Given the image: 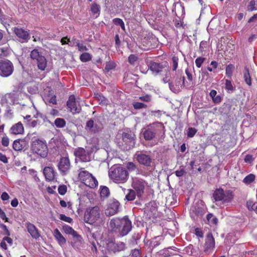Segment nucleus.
Masks as SVG:
<instances>
[{
    "label": "nucleus",
    "instance_id": "f257e3e1",
    "mask_svg": "<svg viewBox=\"0 0 257 257\" xmlns=\"http://www.w3.org/2000/svg\"><path fill=\"white\" fill-rule=\"evenodd\" d=\"M110 226L114 231L119 232L120 236L127 235L132 230V222L128 217L113 218L110 221Z\"/></svg>",
    "mask_w": 257,
    "mask_h": 257
},
{
    "label": "nucleus",
    "instance_id": "f03ea898",
    "mask_svg": "<svg viewBox=\"0 0 257 257\" xmlns=\"http://www.w3.org/2000/svg\"><path fill=\"white\" fill-rule=\"evenodd\" d=\"M109 178L115 183H124L128 179L129 173L127 169L119 165H114L109 171Z\"/></svg>",
    "mask_w": 257,
    "mask_h": 257
},
{
    "label": "nucleus",
    "instance_id": "7ed1b4c3",
    "mask_svg": "<svg viewBox=\"0 0 257 257\" xmlns=\"http://www.w3.org/2000/svg\"><path fill=\"white\" fill-rule=\"evenodd\" d=\"M100 211L98 206L87 208L84 214V221L91 225L97 224L101 220Z\"/></svg>",
    "mask_w": 257,
    "mask_h": 257
},
{
    "label": "nucleus",
    "instance_id": "20e7f679",
    "mask_svg": "<svg viewBox=\"0 0 257 257\" xmlns=\"http://www.w3.org/2000/svg\"><path fill=\"white\" fill-rule=\"evenodd\" d=\"M30 149L33 154L45 158L48 154L46 142L39 139H33L31 143Z\"/></svg>",
    "mask_w": 257,
    "mask_h": 257
},
{
    "label": "nucleus",
    "instance_id": "39448f33",
    "mask_svg": "<svg viewBox=\"0 0 257 257\" xmlns=\"http://www.w3.org/2000/svg\"><path fill=\"white\" fill-rule=\"evenodd\" d=\"M78 171V179L82 183L90 188L97 187L98 181L91 173L82 167L79 169Z\"/></svg>",
    "mask_w": 257,
    "mask_h": 257
},
{
    "label": "nucleus",
    "instance_id": "423d86ee",
    "mask_svg": "<svg viewBox=\"0 0 257 257\" xmlns=\"http://www.w3.org/2000/svg\"><path fill=\"white\" fill-rule=\"evenodd\" d=\"M30 57L36 64L39 70H45L47 66V60L38 49H34L31 52Z\"/></svg>",
    "mask_w": 257,
    "mask_h": 257
},
{
    "label": "nucleus",
    "instance_id": "0eeeda50",
    "mask_svg": "<svg viewBox=\"0 0 257 257\" xmlns=\"http://www.w3.org/2000/svg\"><path fill=\"white\" fill-rule=\"evenodd\" d=\"M122 141L118 142L119 146L125 150H130L135 145V135L132 134L123 133L121 136Z\"/></svg>",
    "mask_w": 257,
    "mask_h": 257
},
{
    "label": "nucleus",
    "instance_id": "6e6552de",
    "mask_svg": "<svg viewBox=\"0 0 257 257\" xmlns=\"http://www.w3.org/2000/svg\"><path fill=\"white\" fill-rule=\"evenodd\" d=\"M14 70L13 63L9 60H0V75L4 77L11 76Z\"/></svg>",
    "mask_w": 257,
    "mask_h": 257
},
{
    "label": "nucleus",
    "instance_id": "1a4fd4ad",
    "mask_svg": "<svg viewBox=\"0 0 257 257\" xmlns=\"http://www.w3.org/2000/svg\"><path fill=\"white\" fill-rule=\"evenodd\" d=\"M147 183L143 179L139 178H134L132 179V187L136 191L138 198L143 196Z\"/></svg>",
    "mask_w": 257,
    "mask_h": 257
},
{
    "label": "nucleus",
    "instance_id": "9d476101",
    "mask_svg": "<svg viewBox=\"0 0 257 257\" xmlns=\"http://www.w3.org/2000/svg\"><path fill=\"white\" fill-rule=\"evenodd\" d=\"M233 196L231 192L225 195L224 190L221 188L216 189L213 194V197L216 201H223V202H229L232 199Z\"/></svg>",
    "mask_w": 257,
    "mask_h": 257
},
{
    "label": "nucleus",
    "instance_id": "9b49d317",
    "mask_svg": "<svg viewBox=\"0 0 257 257\" xmlns=\"http://www.w3.org/2000/svg\"><path fill=\"white\" fill-rule=\"evenodd\" d=\"M71 168V163L68 157L60 158L58 164V168L62 175H67Z\"/></svg>",
    "mask_w": 257,
    "mask_h": 257
},
{
    "label": "nucleus",
    "instance_id": "f8f14e48",
    "mask_svg": "<svg viewBox=\"0 0 257 257\" xmlns=\"http://www.w3.org/2000/svg\"><path fill=\"white\" fill-rule=\"evenodd\" d=\"M102 128L103 125L101 121L98 120L94 121L92 119H90L86 122L85 127L86 130L94 134L100 131Z\"/></svg>",
    "mask_w": 257,
    "mask_h": 257
},
{
    "label": "nucleus",
    "instance_id": "ddd939ff",
    "mask_svg": "<svg viewBox=\"0 0 257 257\" xmlns=\"http://www.w3.org/2000/svg\"><path fill=\"white\" fill-rule=\"evenodd\" d=\"M154 125V123L150 124L142 131L143 137L146 141H151L155 138L158 130Z\"/></svg>",
    "mask_w": 257,
    "mask_h": 257
},
{
    "label": "nucleus",
    "instance_id": "4468645a",
    "mask_svg": "<svg viewBox=\"0 0 257 257\" xmlns=\"http://www.w3.org/2000/svg\"><path fill=\"white\" fill-rule=\"evenodd\" d=\"M13 32L21 43L27 42L30 39L29 31H26L21 28H14Z\"/></svg>",
    "mask_w": 257,
    "mask_h": 257
},
{
    "label": "nucleus",
    "instance_id": "2eb2a0df",
    "mask_svg": "<svg viewBox=\"0 0 257 257\" xmlns=\"http://www.w3.org/2000/svg\"><path fill=\"white\" fill-rule=\"evenodd\" d=\"M67 106L69 109L70 112L73 114L78 113L81 110V106L78 105H77L75 96L71 95L69 97L68 100L67 101Z\"/></svg>",
    "mask_w": 257,
    "mask_h": 257
},
{
    "label": "nucleus",
    "instance_id": "dca6fc26",
    "mask_svg": "<svg viewBox=\"0 0 257 257\" xmlns=\"http://www.w3.org/2000/svg\"><path fill=\"white\" fill-rule=\"evenodd\" d=\"M149 68L152 72L153 74L158 75L163 71L165 67L163 63H158L154 61H151L148 65Z\"/></svg>",
    "mask_w": 257,
    "mask_h": 257
},
{
    "label": "nucleus",
    "instance_id": "f3484780",
    "mask_svg": "<svg viewBox=\"0 0 257 257\" xmlns=\"http://www.w3.org/2000/svg\"><path fill=\"white\" fill-rule=\"evenodd\" d=\"M120 206L119 202L117 200H114L110 203L105 210V214L108 216L114 215L118 211L119 207Z\"/></svg>",
    "mask_w": 257,
    "mask_h": 257
},
{
    "label": "nucleus",
    "instance_id": "a211bd4d",
    "mask_svg": "<svg viewBox=\"0 0 257 257\" xmlns=\"http://www.w3.org/2000/svg\"><path fill=\"white\" fill-rule=\"evenodd\" d=\"M25 226L28 231L34 238H38L40 236V233L38 229L33 223L28 222L25 224Z\"/></svg>",
    "mask_w": 257,
    "mask_h": 257
},
{
    "label": "nucleus",
    "instance_id": "6ab92c4d",
    "mask_svg": "<svg viewBox=\"0 0 257 257\" xmlns=\"http://www.w3.org/2000/svg\"><path fill=\"white\" fill-rule=\"evenodd\" d=\"M137 160L142 165L149 166L151 163V159L149 155L140 153L137 155Z\"/></svg>",
    "mask_w": 257,
    "mask_h": 257
},
{
    "label": "nucleus",
    "instance_id": "aec40b11",
    "mask_svg": "<svg viewBox=\"0 0 257 257\" xmlns=\"http://www.w3.org/2000/svg\"><path fill=\"white\" fill-rule=\"evenodd\" d=\"M74 154L82 162H85L89 160V157L86 155L85 149L82 148L76 149L74 151Z\"/></svg>",
    "mask_w": 257,
    "mask_h": 257
},
{
    "label": "nucleus",
    "instance_id": "412c9836",
    "mask_svg": "<svg viewBox=\"0 0 257 257\" xmlns=\"http://www.w3.org/2000/svg\"><path fill=\"white\" fill-rule=\"evenodd\" d=\"M43 173L47 180L51 181L54 180L55 177V172L52 167H45L43 170Z\"/></svg>",
    "mask_w": 257,
    "mask_h": 257
},
{
    "label": "nucleus",
    "instance_id": "4be33fe9",
    "mask_svg": "<svg viewBox=\"0 0 257 257\" xmlns=\"http://www.w3.org/2000/svg\"><path fill=\"white\" fill-rule=\"evenodd\" d=\"M11 134L14 135L23 134L24 132V127L21 122L14 124L10 129Z\"/></svg>",
    "mask_w": 257,
    "mask_h": 257
},
{
    "label": "nucleus",
    "instance_id": "5701e85b",
    "mask_svg": "<svg viewBox=\"0 0 257 257\" xmlns=\"http://www.w3.org/2000/svg\"><path fill=\"white\" fill-rule=\"evenodd\" d=\"M27 146V143L25 139H18L15 140L13 144V149L17 151H22Z\"/></svg>",
    "mask_w": 257,
    "mask_h": 257
},
{
    "label": "nucleus",
    "instance_id": "b1692460",
    "mask_svg": "<svg viewBox=\"0 0 257 257\" xmlns=\"http://www.w3.org/2000/svg\"><path fill=\"white\" fill-rule=\"evenodd\" d=\"M53 235L59 245L62 246L66 243V239L62 235L58 228L54 229Z\"/></svg>",
    "mask_w": 257,
    "mask_h": 257
},
{
    "label": "nucleus",
    "instance_id": "393cba45",
    "mask_svg": "<svg viewBox=\"0 0 257 257\" xmlns=\"http://www.w3.org/2000/svg\"><path fill=\"white\" fill-rule=\"evenodd\" d=\"M205 246L206 249H210L214 247L215 240L211 233H208L207 235Z\"/></svg>",
    "mask_w": 257,
    "mask_h": 257
},
{
    "label": "nucleus",
    "instance_id": "a878e982",
    "mask_svg": "<svg viewBox=\"0 0 257 257\" xmlns=\"http://www.w3.org/2000/svg\"><path fill=\"white\" fill-rule=\"evenodd\" d=\"M243 78L245 82L248 85L251 86L252 84L251 78L249 74V69L245 66L243 70Z\"/></svg>",
    "mask_w": 257,
    "mask_h": 257
},
{
    "label": "nucleus",
    "instance_id": "bb28decb",
    "mask_svg": "<svg viewBox=\"0 0 257 257\" xmlns=\"http://www.w3.org/2000/svg\"><path fill=\"white\" fill-rule=\"evenodd\" d=\"M141 43L142 45H140V47L144 50L149 49L152 46V44L150 41V39L146 37L142 39Z\"/></svg>",
    "mask_w": 257,
    "mask_h": 257
},
{
    "label": "nucleus",
    "instance_id": "cd10ccee",
    "mask_svg": "<svg viewBox=\"0 0 257 257\" xmlns=\"http://www.w3.org/2000/svg\"><path fill=\"white\" fill-rule=\"evenodd\" d=\"M94 97L101 105H107L108 103V100L107 99L105 98L103 95L99 93H95Z\"/></svg>",
    "mask_w": 257,
    "mask_h": 257
},
{
    "label": "nucleus",
    "instance_id": "c85d7f7f",
    "mask_svg": "<svg viewBox=\"0 0 257 257\" xmlns=\"http://www.w3.org/2000/svg\"><path fill=\"white\" fill-rule=\"evenodd\" d=\"M6 241H7L10 245H11L13 244V239L11 237H9L8 236L4 237L3 238L0 243V246L3 249H4L5 250L8 249Z\"/></svg>",
    "mask_w": 257,
    "mask_h": 257
},
{
    "label": "nucleus",
    "instance_id": "c756f323",
    "mask_svg": "<svg viewBox=\"0 0 257 257\" xmlns=\"http://www.w3.org/2000/svg\"><path fill=\"white\" fill-rule=\"evenodd\" d=\"M137 194V192L134 189H128V193L125 195V199L127 201H133L136 198Z\"/></svg>",
    "mask_w": 257,
    "mask_h": 257
},
{
    "label": "nucleus",
    "instance_id": "7c9ffc66",
    "mask_svg": "<svg viewBox=\"0 0 257 257\" xmlns=\"http://www.w3.org/2000/svg\"><path fill=\"white\" fill-rule=\"evenodd\" d=\"M91 11L93 15H96V17H98L100 12V6L96 3L92 4L91 6Z\"/></svg>",
    "mask_w": 257,
    "mask_h": 257
},
{
    "label": "nucleus",
    "instance_id": "2f4dec72",
    "mask_svg": "<svg viewBox=\"0 0 257 257\" xmlns=\"http://www.w3.org/2000/svg\"><path fill=\"white\" fill-rule=\"evenodd\" d=\"M66 124L65 120L62 118H57L54 121V124L58 128H63L65 126Z\"/></svg>",
    "mask_w": 257,
    "mask_h": 257
},
{
    "label": "nucleus",
    "instance_id": "473e14b6",
    "mask_svg": "<svg viewBox=\"0 0 257 257\" xmlns=\"http://www.w3.org/2000/svg\"><path fill=\"white\" fill-rule=\"evenodd\" d=\"M116 66V64L115 62L112 61L107 62L104 71L105 72H108L110 70L115 69Z\"/></svg>",
    "mask_w": 257,
    "mask_h": 257
},
{
    "label": "nucleus",
    "instance_id": "72a5a7b5",
    "mask_svg": "<svg viewBox=\"0 0 257 257\" xmlns=\"http://www.w3.org/2000/svg\"><path fill=\"white\" fill-rule=\"evenodd\" d=\"M224 49L225 51H229V53L232 54L235 49V46L233 44L232 41H229L226 43V46L225 49L224 48H221V50Z\"/></svg>",
    "mask_w": 257,
    "mask_h": 257
},
{
    "label": "nucleus",
    "instance_id": "f704fd0d",
    "mask_svg": "<svg viewBox=\"0 0 257 257\" xmlns=\"http://www.w3.org/2000/svg\"><path fill=\"white\" fill-rule=\"evenodd\" d=\"M110 194L109 190L108 187L103 186L101 188L100 195L101 198H107Z\"/></svg>",
    "mask_w": 257,
    "mask_h": 257
},
{
    "label": "nucleus",
    "instance_id": "c9c22d12",
    "mask_svg": "<svg viewBox=\"0 0 257 257\" xmlns=\"http://www.w3.org/2000/svg\"><path fill=\"white\" fill-rule=\"evenodd\" d=\"M73 237L74 242L73 243V246H75L76 243L78 244H82L83 242V239L81 235H79L76 231V233L73 234L72 235Z\"/></svg>",
    "mask_w": 257,
    "mask_h": 257
},
{
    "label": "nucleus",
    "instance_id": "e433bc0d",
    "mask_svg": "<svg viewBox=\"0 0 257 257\" xmlns=\"http://www.w3.org/2000/svg\"><path fill=\"white\" fill-rule=\"evenodd\" d=\"M234 69V66L233 64H230L226 66L225 74L227 77L229 78H231Z\"/></svg>",
    "mask_w": 257,
    "mask_h": 257
},
{
    "label": "nucleus",
    "instance_id": "4c0bfd02",
    "mask_svg": "<svg viewBox=\"0 0 257 257\" xmlns=\"http://www.w3.org/2000/svg\"><path fill=\"white\" fill-rule=\"evenodd\" d=\"M255 180V175L253 174H250L247 175L243 180V182L245 184H249Z\"/></svg>",
    "mask_w": 257,
    "mask_h": 257
},
{
    "label": "nucleus",
    "instance_id": "58836bf2",
    "mask_svg": "<svg viewBox=\"0 0 257 257\" xmlns=\"http://www.w3.org/2000/svg\"><path fill=\"white\" fill-rule=\"evenodd\" d=\"M62 229L64 232L67 234H71L73 235V234L76 233V231L74 230L72 227L68 225H64L62 226Z\"/></svg>",
    "mask_w": 257,
    "mask_h": 257
},
{
    "label": "nucleus",
    "instance_id": "ea45409f",
    "mask_svg": "<svg viewBox=\"0 0 257 257\" xmlns=\"http://www.w3.org/2000/svg\"><path fill=\"white\" fill-rule=\"evenodd\" d=\"M247 10L250 12L257 10V1L251 0L247 6Z\"/></svg>",
    "mask_w": 257,
    "mask_h": 257
},
{
    "label": "nucleus",
    "instance_id": "a19ab883",
    "mask_svg": "<svg viewBox=\"0 0 257 257\" xmlns=\"http://www.w3.org/2000/svg\"><path fill=\"white\" fill-rule=\"evenodd\" d=\"M206 218L209 223L214 225H216L217 224L218 219L216 217L213 216V214H208L206 216Z\"/></svg>",
    "mask_w": 257,
    "mask_h": 257
},
{
    "label": "nucleus",
    "instance_id": "79ce46f5",
    "mask_svg": "<svg viewBox=\"0 0 257 257\" xmlns=\"http://www.w3.org/2000/svg\"><path fill=\"white\" fill-rule=\"evenodd\" d=\"M80 59L83 62H86L91 60V56L88 53H83L80 56Z\"/></svg>",
    "mask_w": 257,
    "mask_h": 257
},
{
    "label": "nucleus",
    "instance_id": "37998d69",
    "mask_svg": "<svg viewBox=\"0 0 257 257\" xmlns=\"http://www.w3.org/2000/svg\"><path fill=\"white\" fill-rule=\"evenodd\" d=\"M185 78L184 76H182L176 79V85L178 87V88H182V87L185 86Z\"/></svg>",
    "mask_w": 257,
    "mask_h": 257
},
{
    "label": "nucleus",
    "instance_id": "c03bdc74",
    "mask_svg": "<svg viewBox=\"0 0 257 257\" xmlns=\"http://www.w3.org/2000/svg\"><path fill=\"white\" fill-rule=\"evenodd\" d=\"M138 59L139 58L137 55L135 54H131L128 57V62L130 64L134 65Z\"/></svg>",
    "mask_w": 257,
    "mask_h": 257
},
{
    "label": "nucleus",
    "instance_id": "a18cd8bd",
    "mask_svg": "<svg viewBox=\"0 0 257 257\" xmlns=\"http://www.w3.org/2000/svg\"><path fill=\"white\" fill-rule=\"evenodd\" d=\"M133 107L136 109H139L142 108H146L147 105L145 103L140 102H134L133 104Z\"/></svg>",
    "mask_w": 257,
    "mask_h": 257
},
{
    "label": "nucleus",
    "instance_id": "49530a36",
    "mask_svg": "<svg viewBox=\"0 0 257 257\" xmlns=\"http://www.w3.org/2000/svg\"><path fill=\"white\" fill-rule=\"evenodd\" d=\"M113 23L117 26H119L122 29L124 30L125 26L123 21L119 18H115L113 20Z\"/></svg>",
    "mask_w": 257,
    "mask_h": 257
},
{
    "label": "nucleus",
    "instance_id": "de8ad7c7",
    "mask_svg": "<svg viewBox=\"0 0 257 257\" xmlns=\"http://www.w3.org/2000/svg\"><path fill=\"white\" fill-rule=\"evenodd\" d=\"M179 58L177 56H174L172 57V70L176 71L178 68Z\"/></svg>",
    "mask_w": 257,
    "mask_h": 257
},
{
    "label": "nucleus",
    "instance_id": "09e8293b",
    "mask_svg": "<svg viewBox=\"0 0 257 257\" xmlns=\"http://www.w3.org/2000/svg\"><path fill=\"white\" fill-rule=\"evenodd\" d=\"M225 88L226 90L228 91H233L234 89V87H233L231 81L230 80L226 79L225 83Z\"/></svg>",
    "mask_w": 257,
    "mask_h": 257
},
{
    "label": "nucleus",
    "instance_id": "8fccbe9b",
    "mask_svg": "<svg viewBox=\"0 0 257 257\" xmlns=\"http://www.w3.org/2000/svg\"><path fill=\"white\" fill-rule=\"evenodd\" d=\"M205 60V58L202 57H199L196 58L195 62L197 67L200 68Z\"/></svg>",
    "mask_w": 257,
    "mask_h": 257
},
{
    "label": "nucleus",
    "instance_id": "3c124183",
    "mask_svg": "<svg viewBox=\"0 0 257 257\" xmlns=\"http://www.w3.org/2000/svg\"><path fill=\"white\" fill-rule=\"evenodd\" d=\"M67 188L65 185H62L59 186L58 188V193L61 195H64L67 192Z\"/></svg>",
    "mask_w": 257,
    "mask_h": 257
},
{
    "label": "nucleus",
    "instance_id": "603ef678",
    "mask_svg": "<svg viewBox=\"0 0 257 257\" xmlns=\"http://www.w3.org/2000/svg\"><path fill=\"white\" fill-rule=\"evenodd\" d=\"M197 133V130L194 127H189L187 132V136L189 138L193 137Z\"/></svg>",
    "mask_w": 257,
    "mask_h": 257
},
{
    "label": "nucleus",
    "instance_id": "864d4df0",
    "mask_svg": "<svg viewBox=\"0 0 257 257\" xmlns=\"http://www.w3.org/2000/svg\"><path fill=\"white\" fill-rule=\"evenodd\" d=\"M141 250L139 249L132 250L130 254L131 257H141Z\"/></svg>",
    "mask_w": 257,
    "mask_h": 257
},
{
    "label": "nucleus",
    "instance_id": "5fc2aeb1",
    "mask_svg": "<svg viewBox=\"0 0 257 257\" xmlns=\"http://www.w3.org/2000/svg\"><path fill=\"white\" fill-rule=\"evenodd\" d=\"M59 218L61 220L68 223H71L73 221L71 217H68L63 214H61L60 215Z\"/></svg>",
    "mask_w": 257,
    "mask_h": 257
},
{
    "label": "nucleus",
    "instance_id": "6e6d98bb",
    "mask_svg": "<svg viewBox=\"0 0 257 257\" xmlns=\"http://www.w3.org/2000/svg\"><path fill=\"white\" fill-rule=\"evenodd\" d=\"M126 169L127 170H128L129 171H135L137 167H136V166L135 165V164L132 162H128L127 164H126Z\"/></svg>",
    "mask_w": 257,
    "mask_h": 257
},
{
    "label": "nucleus",
    "instance_id": "4d7b16f0",
    "mask_svg": "<svg viewBox=\"0 0 257 257\" xmlns=\"http://www.w3.org/2000/svg\"><path fill=\"white\" fill-rule=\"evenodd\" d=\"M1 52H2L0 54V56L1 57H7L8 56L9 54V50L8 48H0Z\"/></svg>",
    "mask_w": 257,
    "mask_h": 257
},
{
    "label": "nucleus",
    "instance_id": "13d9d810",
    "mask_svg": "<svg viewBox=\"0 0 257 257\" xmlns=\"http://www.w3.org/2000/svg\"><path fill=\"white\" fill-rule=\"evenodd\" d=\"M139 99L144 102H150L151 100V98L150 95L146 94L144 96H140Z\"/></svg>",
    "mask_w": 257,
    "mask_h": 257
},
{
    "label": "nucleus",
    "instance_id": "bf43d9fd",
    "mask_svg": "<svg viewBox=\"0 0 257 257\" xmlns=\"http://www.w3.org/2000/svg\"><path fill=\"white\" fill-rule=\"evenodd\" d=\"M2 144L4 147H8L9 145V139L8 137H4L2 139Z\"/></svg>",
    "mask_w": 257,
    "mask_h": 257
},
{
    "label": "nucleus",
    "instance_id": "052dcab7",
    "mask_svg": "<svg viewBox=\"0 0 257 257\" xmlns=\"http://www.w3.org/2000/svg\"><path fill=\"white\" fill-rule=\"evenodd\" d=\"M208 46V42L207 41H202L200 42V49L201 51H204L205 48H207Z\"/></svg>",
    "mask_w": 257,
    "mask_h": 257
},
{
    "label": "nucleus",
    "instance_id": "680f3d73",
    "mask_svg": "<svg viewBox=\"0 0 257 257\" xmlns=\"http://www.w3.org/2000/svg\"><path fill=\"white\" fill-rule=\"evenodd\" d=\"M244 160L245 162L249 164L251 163L253 161L252 156L248 154L245 156Z\"/></svg>",
    "mask_w": 257,
    "mask_h": 257
},
{
    "label": "nucleus",
    "instance_id": "e2e57ef3",
    "mask_svg": "<svg viewBox=\"0 0 257 257\" xmlns=\"http://www.w3.org/2000/svg\"><path fill=\"white\" fill-rule=\"evenodd\" d=\"M49 114L54 117L56 116H58L59 115V112L57 109L53 108L50 110Z\"/></svg>",
    "mask_w": 257,
    "mask_h": 257
},
{
    "label": "nucleus",
    "instance_id": "0e129e2a",
    "mask_svg": "<svg viewBox=\"0 0 257 257\" xmlns=\"http://www.w3.org/2000/svg\"><path fill=\"white\" fill-rule=\"evenodd\" d=\"M0 227L2 228L4 231L5 232V234L7 235L8 237L10 235L11 233L9 229H8L7 226L4 224H0Z\"/></svg>",
    "mask_w": 257,
    "mask_h": 257
},
{
    "label": "nucleus",
    "instance_id": "69168bd1",
    "mask_svg": "<svg viewBox=\"0 0 257 257\" xmlns=\"http://www.w3.org/2000/svg\"><path fill=\"white\" fill-rule=\"evenodd\" d=\"M38 116L43 120L44 122H48L49 123H51V122L48 119V117L46 115L40 113L38 114Z\"/></svg>",
    "mask_w": 257,
    "mask_h": 257
},
{
    "label": "nucleus",
    "instance_id": "338daca9",
    "mask_svg": "<svg viewBox=\"0 0 257 257\" xmlns=\"http://www.w3.org/2000/svg\"><path fill=\"white\" fill-rule=\"evenodd\" d=\"M77 46L78 47L79 51H80L87 50V48H86V47L85 45H83L82 44H80V43H78L77 44Z\"/></svg>",
    "mask_w": 257,
    "mask_h": 257
},
{
    "label": "nucleus",
    "instance_id": "774afa93",
    "mask_svg": "<svg viewBox=\"0 0 257 257\" xmlns=\"http://www.w3.org/2000/svg\"><path fill=\"white\" fill-rule=\"evenodd\" d=\"M175 173L176 176L180 177L184 175L185 174V171L183 169H182L180 170L176 171Z\"/></svg>",
    "mask_w": 257,
    "mask_h": 257
}]
</instances>
